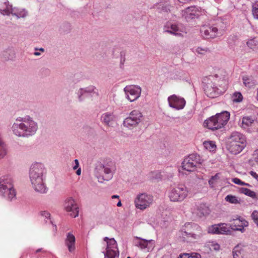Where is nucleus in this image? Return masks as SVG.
I'll list each match as a JSON object with an SVG mask.
<instances>
[{"instance_id": "obj_1", "label": "nucleus", "mask_w": 258, "mask_h": 258, "mask_svg": "<svg viewBox=\"0 0 258 258\" xmlns=\"http://www.w3.org/2000/svg\"><path fill=\"white\" fill-rule=\"evenodd\" d=\"M38 128V123L29 115L17 117L11 127L15 135L23 138H29L34 135Z\"/></svg>"}, {"instance_id": "obj_2", "label": "nucleus", "mask_w": 258, "mask_h": 258, "mask_svg": "<svg viewBox=\"0 0 258 258\" xmlns=\"http://www.w3.org/2000/svg\"><path fill=\"white\" fill-rule=\"evenodd\" d=\"M47 170L43 164L35 162L32 164L29 169V178L34 190L41 194L47 191L45 181Z\"/></svg>"}, {"instance_id": "obj_3", "label": "nucleus", "mask_w": 258, "mask_h": 258, "mask_svg": "<svg viewBox=\"0 0 258 258\" xmlns=\"http://www.w3.org/2000/svg\"><path fill=\"white\" fill-rule=\"evenodd\" d=\"M203 235L201 227L194 223H186L179 232V238L183 242H189L199 240Z\"/></svg>"}, {"instance_id": "obj_4", "label": "nucleus", "mask_w": 258, "mask_h": 258, "mask_svg": "<svg viewBox=\"0 0 258 258\" xmlns=\"http://www.w3.org/2000/svg\"><path fill=\"white\" fill-rule=\"evenodd\" d=\"M246 140L244 135L240 133L233 132L227 144V148L232 154L237 155L240 153L246 147Z\"/></svg>"}, {"instance_id": "obj_5", "label": "nucleus", "mask_w": 258, "mask_h": 258, "mask_svg": "<svg viewBox=\"0 0 258 258\" xmlns=\"http://www.w3.org/2000/svg\"><path fill=\"white\" fill-rule=\"evenodd\" d=\"M229 118L230 113L227 111H224L205 120L204 125L211 130H216L224 127Z\"/></svg>"}, {"instance_id": "obj_6", "label": "nucleus", "mask_w": 258, "mask_h": 258, "mask_svg": "<svg viewBox=\"0 0 258 258\" xmlns=\"http://www.w3.org/2000/svg\"><path fill=\"white\" fill-rule=\"evenodd\" d=\"M115 170V165L112 162L102 165L96 169L95 176L99 182L102 183L105 180L112 179Z\"/></svg>"}, {"instance_id": "obj_7", "label": "nucleus", "mask_w": 258, "mask_h": 258, "mask_svg": "<svg viewBox=\"0 0 258 258\" xmlns=\"http://www.w3.org/2000/svg\"><path fill=\"white\" fill-rule=\"evenodd\" d=\"M202 160L199 155L193 153L185 157L182 162V169L188 172L194 171L197 166L201 164Z\"/></svg>"}, {"instance_id": "obj_8", "label": "nucleus", "mask_w": 258, "mask_h": 258, "mask_svg": "<svg viewBox=\"0 0 258 258\" xmlns=\"http://www.w3.org/2000/svg\"><path fill=\"white\" fill-rule=\"evenodd\" d=\"M142 118V113L139 110H134L130 113L128 116L124 119L123 124L125 127L132 129L138 125Z\"/></svg>"}, {"instance_id": "obj_9", "label": "nucleus", "mask_w": 258, "mask_h": 258, "mask_svg": "<svg viewBox=\"0 0 258 258\" xmlns=\"http://www.w3.org/2000/svg\"><path fill=\"white\" fill-rule=\"evenodd\" d=\"M188 190L184 185H179L172 189L169 193L171 201L176 202L183 201L187 196Z\"/></svg>"}, {"instance_id": "obj_10", "label": "nucleus", "mask_w": 258, "mask_h": 258, "mask_svg": "<svg viewBox=\"0 0 258 258\" xmlns=\"http://www.w3.org/2000/svg\"><path fill=\"white\" fill-rule=\"evenodd\" d=\"M153 201V197L145 193L139 194L135 200L137 208L143 210L149 207Z\"/></svg>"}, {"instance_id": "obj_11", "label": "nucleus", "mask_w": 258, "mask_h": 258, "mask_svg": "<svg viewBox=\"0 0 258 258\" xmlns=\"http://www.w3.org/2000/svg\"><path fill=\"white\" fill-rule=\"evenodd\" d=\"M163 31L176 36H180L183 33H186L185 28L179 24L167 22L163 27Z\"/></svg>"}, {"instance_id": "obj_12", "label": "nucleus", "mask_w": 258, "mask_h": 258, "mask_svg": "<svg viewBox=\"0 0 258 258\" xmlns=\"http://www.w3.org/2000/svg\"><path fill=\"white\" fill-rule=\"evenodd\" d=\"M106 249V251L103 252L104 258H118L119 251L117 248V244L113 238H110L109 241H107Z\"/></svg>"}, {"instance_id": "obj_13", "label": "nucleus", "mask_w": 258, "mask_h": 258, "mask_svg": "<svg viewBox=\"0 0 258 258\" xmlns=\"http://www.w3.org/2000/svg\"><path fill=\"white\" fill-rule=\"evenodd\" d=\"M126 98L131 102L137 100L141 96L142 89L139 86H127L124 88Z\"/></svg>"}, {"instance_id": "obj_14", "label": "nucleus", "mask_w": 258, "mask_h": 258, "mask_svg": "<svg viewBox=\"0 0 258 258\" xmlns=\"http://www.w3.org/2000/svg\"><path fill=\"white\" fill-rule=\"evenodd\" d=\"M64 208L70 216L76 218L79 215V208L74 199L70 197L66 199L64 204Z\"/></svg>"}, {"instance_id": "obj_15", "label": "nucleus", "mask_w": 258, "mask_h": 258, "mask_svg": "<svg viewBox=\"0 0 258 258\" xmlns=\"http://www.w3.org/2000/svg\"><path fill=\"white\" fill-rule=\"evenodd\" d=\"M134 241L135 246L140 248L141 250L149 252L154 247L153 244H151L152 240H147L140 237H135Z\"/></svg>"}, {"instance_id": "obj_16", "label": "nucleus", "mask_w": 258, "mask_h": 258, "mask_svg": "<svg viewBox=\"0 0 258 258\" xmlns=\"http://www.w3.org/2000/svg\"><path fill=\"white\" fill-rule=\"evenodd\" d=\"M169 106L176 110H180L184 108L185 105V100L175 95L170 96L168 98Z\"/></svg>"}, {"instance_id": "obj_17", "label": "nucleus", "mask_w": 258, "mask_h": 258, "mask_svg": "<svg viewBox=\"0 0 258 258\" xmlns=\"http://www.w3.org/2000/svg\"><path fill=\"white\" fill-rule=\"evenodd\" d=\"M200 32L205 39L214 38L218 36V29L214 26L203 25L201 28Z\"/></svg>"}, {"instance_id": "obj_18", "label": "nucleus", "mask_w": 258, "mask_h": 258, "mask_svg": "<svg viewBox=\"0 0 258 258\" xmlns=\"http://www.w3.org/2000/svg\"><path fill=\"white\" fill-rule=\"evenodd\" d=\"M200 15L199 9L195 6H191L182 11V16L186 21L198 18Z\"/></svg>"}, {"instance_id": "obj_19", "label": "nucleus", "mask_w": 258, "mask_h": 258, "mask_svg": "<svg viewBox=\"0 0 258 258\" xmlns=\"http://www.w3.org/2000/svg\"><path fill=\"white\" fill-rule=\"evenodd\" d=\"M0 196L8 201L16 199V191L14 187L0 188Z\"/></svg>"}, {"instance_id": "obj_20", "label": "nucleus", "mask_w": 258, "mask_h": 258, "mask_svg": "<svg viewBox=\"0 0 258 258\" xmlns=\"http://www.w3.org/2000/svg\"><path fill=\"white\" fill-rule=\"evenodd\" d=\"M204 89L205 94L210 98H215L220 94L219 89L212 82L205 84L204 85Z\"/></svg>"}, {"instance_id": "obj_21", "label": "nucleus", "mask_w": 258, "mask_h": 258, "mask_svg": "<svg viewBox=\"0 0 258 258\" xmlns=\"http://www.w3.org/2000/svg\"><path fill=\"white\" fill-rule=\"evenodd\" d=\"M116 120V116L112 112H106L100 117L101 122L105 125L112 126Z\"/></svg>"}, {"instance_id": "obj_22", "label": "nucleus", "mask_w": 258, "mask_h": 258, "mask_svg": "<svg viewBox=\"0 0 258 258\" xmlns=\"http://www.w3.org/2000/svg\"><path fill=\"white\" fill-rule=\"evenodd\" d=\"M14 187V178L10 174H7L0 177V188Z\"/></svg>"}, {"instance_id": "obj_23", "label": "nucleus", "mask_w": 258, "mask_h": 258, "mask_svg": "<svg viewBox=\"0 0 258 258\" xmlns=\"http://www.w3.org/2000/svg\"><path fill=\"white\" fill-rule=\"evenodd\" d=\"M75 242L76 238L74 235L71 232L68 233L64 240V243L70 252H73L75 249Z\"/></svg>"}, {"instance_id": "obj_24", "label": "nucleus", "mask_w": 258, "mask_h": 258, "mask_svg": "<svg viewBox=\"0 0 258 258\" xmlns=\"http://www.w3.org/2000/svg\"><path fill=\"white\" fill-rule=\"evenodd\" d=\"M243 85L247 88H250L254 87L256 84V80L251 75H245L242 77Z\"/></svg>"}, {"instance_id": "obj_25", "label": "nucleus", "mask_w": 258, "mask_h": 258, "mask_svg": "<svg viewBox=\"0 0 258 258\" xmlns=\"http://www.w3.org/2000/svg\"><path fill=\"white\" fill-rule=\"evenodd\" d=\"M12 7V5L7 0H4L0 2V13L4 15L9 16Z\"/></svg>"}, {"instance_id": "obj_26", "label": "nucleus", "mask_w": 258, "mask_h": 258, "mask_svg": "<svg viewBox=\"0 0 258 258\" xmlns=\"http://www.w3.org/2000/svg\"><path fill=\"white\" fill-rule=\"evenodd\" d=\"M16 16L18 19L25 18L28 15V12L25 9L13 8L10 12V15Z\"/></svg>"}, {"instance_id": "obj_27", "label": "nucleus", "mask_w": 258, "mask_h": 258, "mask_svg": "<svg viewBox=\"0 0 258 258\" xmlns=\"http://www.w3.org/2000/svg\"><path fill=\"white\" fill-rule=\"evenodd\" d=\"M210 210L205 204H201L197 207V215L199 217L205 216L208 215Z\"/></svg>"}, {"instance_id": "obj_28", "label": "nucleus", "mask_w": 258, "mask_h": 258, "mask_svg": "<svg viewBox=\"0 0 258 258\" xmlns=\"http://www.w3.org/2000/svg\"><path fill=\"white\" fill-rule=\"evenodd\" d=\"M243 248L241 245L238 244L235 246L233 249V258H243Z\"/></svg>"}, {"instance_id": "obj_29", "label": "nucleus", "mask_w": 258, "mask_h": 258, "mask_svg": "<svg viewBox=\"0 0 258 258\" xmlns=\"http://www.w3.org/2000/svg\"><path fill=\"white\" fill-rule=\"evenodd\" d=\"M2 57L4 60H12L15 57L14 51L12 49L4 51L2 54Z\"/></svg>"}, {"instance_id": "obj_30", "label": "nucleus", "mask_w": 258, "mask_h": 258, "mask_svg": "<svg viewBox=\"0 0 258 258\" xmlns=\"http://www.w3.org/2000/svg\"><path fill=\"white\" fill-rule=\"evenodd\" d=\"M254 122V119L251 116H244L242 118L241 127L246 128L250 126Z\"/></svg>"}, {"instance_id": "obj_31", "label": "nucleus", "mask_w": 258, "mask_h": 258, "mask_svg": "<svg viewBox=\"0 0 258 258\" xmlns=\"http://www.w3.org/2000/svg\"><path fill=\"white\" fill-rule=\"evenodd\" d=\"M239 192L240 194H244L253 199H256L257 197L255 192L245 187H241L239 188Z\"/></svg>"}, {"instance_id": "obj_32", "label": "nucleus", "mask_w": 258, "mask_h": 258, "mask_svg": "<svg viewBox=\"0 0 258 258\" xmlns=\"http://www.w3.org/2000/svg\"><path fill=\"white\" fill-rule=\"evenodd\" d=\"M225 200L229 203L233 204H240L242 202V201L240 198H238V197L231 195H228L226 196L225 198Z\"/></svg>"}, {"instance_id": "obj_33", "label": "nucleus", "mask_w": 258, "mask_h": 258, "mask_svg": "<svg viewBox=\"0 0 258 258\" xmlns=\"http://www.w3.org/2000/svg\"><path fill=\"white\" fill-rule=\"evenodd\" d=\"M177 258H202L201 255L198 252L181 253Z\"/></svg>"}, {"instance_id": "obj_34", "label": "nucleus", "mask_w": 258, "mask_h": 258, "mask_svg": "<svg viewBox=\"0 0 258 258\" xmlns=\"http://www.w3.org/2000/svg\"><path fill=\"white\" fill-rule=\"evenodd\" d=\"M241 222L239 218L233 219V223L231 225L232 229L234 230L242 231L244 229L242 225H238Z\"/></svg>"}, {"instance_id": "obj_35", "label": "nucleus", "mask_w": 258, "mask_h": 258, "mask_svg": "<svg viewBox=\"0 0 258 258\" xmlns=\"http://www.w3.org/2000/svg\"><path fill=\"white\" fill-rule=\"evenodd\" d=\"M206 245L211 251H218L219 250L220 247V245L214 241H209L207 242Z\"/></svg>"}, {"instance_id": "obj_36", "label": "nucleus", "mask_w": 258, "mask_h": 258, "mask_svg": "<svg viewBox=\"0 0 258 258\" xmlns=\"http://www.w3.org/2000/svg\"><path fill=\"white\" fill-rule=\"evenodd\" d=\"M203 145L207 150L211 152L215 151L216 148L215 143L213 141H205Z\"/></svg>"}, {"instance_id": "obj_37", "label": "nucleus", "mask_w": 258, "mask_h": 258, "mask_svg": "<svg viewBox=\"0 0 258 258\" xmlns=\"http://www.w3.org/2000/svg\"><path fill=\"white\" fill-rule=\"evenodd\" d=\"M154 8L157 9L160 13L162 12H167L169 11V7L167 5H164L161 3L156 4Z\"/></svg>"}, {"instance_id": "obj_38", "label": "nucleus", "mask_w": 258, "mask_h": 258, "mask_svg": "<svg viewBox=\"0 0 258 258\" xmlns=\"http://www.w3.org/2000/svg\"><path fill=\"white\" fill-rule=\"evenodd\" d=\"M84 90L87 94H93V95L95 94L97 96L98 95V90L94 86H90L88 87L84 88Z\"/></svg>"}, {"instance_id": "obj_39", "label": "nucleus", "mask_w": 258, "mask_h": 258, "mask_svg": "<svg viewBox=\"0 0 258 258\" xmlns=\"http://www.w3.org/2000/svg\"><path fill=\"white\" fill-rule=\"evenodd\" d=\"M219 227V224L212 225L208 228V232L209 233L220 234Z\"/></svg>"}, {"instance_id": "obj_40", "label": "nucleus", "mask_w": 258, "mask_h": 258, "mask_svg": "<svg viewBox=\"0 0 258 258\" xmlns=\"http://www.w3.org/2000/svg\"><path fill=\"white\" fill-rule=\"evenodd\" d=\"M232 99L234 102H240L243 99V97L241 93L235 92L232 96Z\"/></svg>"}, {"instance_id": "obj_41", "label": "nucleus", "mask_w": 258, "mask_h": 258, "mask_svg": "<svg viewBox=\"0 0 258 258\" xmlns=\"http://www.w3.org/2000/svg\"><path fill=\"white\" fill-rule=\"evenodd\" d=\"M87 95L84 90V88L79 89L77 92L78 100L80 102L83 101L87 97Z\"/></svg>"}, {"instance_id": "obj_42", "label": "nucleus", "mask_w": 258, "mask_h": 258, "mask_svg": "<svg viewBox=\"0 0 258 258\" xmlns=\"http://www.w3.org/2000/svg\"><path fill=\"white\" fill-rule=\"evenodd\" d=\"M252 13L253 17L258 19V1L255 2L252 5Z\"/></svg>"}, {"instance_id": "obj_43", "label": "nucleus", "mask_w": 258, "mask_h": 258, "mask_svg": "<svg viewBox=\"0 0 258 258\" xmlns=\"http://www.w3.org/2000/svg\"><path fill=\"white\" fill-rule=\"evenodd\" d=\"M219 226L220 234H227L229 232V230L224 223L220 224Z\"/></svg>"}, {"instance_id": "obj_44", "label": "nucleus", "mask_w": 258, "mask_h": 258, "mask_svg": "<svg viewBox=\"0 0 258 258\" xmlns=\"http://www.w3.org/2000/svg\"><path fill=\"white\" fill-rule=\"evenodd\" d=\"M41 215L45 218L44 220L45 221V223H47L48 221H49V223L50 224H52V222L50 219V214L47 211H42L41 212Z\"/></svg>"}, {"instance_id": "obj_45", "label": "nucleus", "mask_w": 258, "mask_h": 258, "mask_svg": "<svg viewBox=\"0 0 258 258\" xmlns=\"http://www.w3.org/2000/svg\"><path fill=\"white\" fill-rule=\"evenodd\" d=\"M196 52L199 54H204L206 52H210V50L207 47L202 48L201 47H198L196 49Z\"/></svg>"}, {"instance_id": "obj_46", "label": "nucleus", "mask_w": 258, "mask_h": 258, "mask_svg": "<svg viewBox=\"0 0 258 258\" xmlns=\"http://www.w3.org/2000/svg\"><path fill=\"white\" fill-rule=\"evenodd\" d=\"M151 176L153 178L156 179H161L162 175L160 171H155L151 172Z\"/></svg>"}, {"instance_id": "obj_47", "label": "nucleus", "mask_w": 258, "mask_h": 258, "mask_svg": "<svg viewBox=\"0 0 258 258\" xmlns=\"http://www.w3.org/2000/svg\"><path fill=\"white\" fill-rule=\"evenodd\" d=\"M252 219L258 227V211L255 210L253 211L251 215Z\"/></svg>"}, {"instance_id": "obj_48", "label": "nucleus", "mask_w": 258, "mask_h": 258, "mask_svg": "<svg viewBox=\"0 0 258 258\" xmlns=\"http://www.w3.org/2000/svg\"><path fill=\"white\" fill-rule=\"evenodd\" d=\"M246 44L248 47H249L250 49H253L256 45V41L254 39H252L249 40L247 42Z\"/></svg>"}, {"instance_id": "obj_49", "label": "nucleus", "mask_w": 258, "mask_h": 258, "mask_svg": "<svg viewBox=\"0 0 258 258\" xmlns=\"http://www.w3.org/2000/svg\"><path fill=\"white\" fill-rule=\"evenodd\" d=\"M218 178V174H216L214 176H212L209 180V184L211 187H213L215 181Z\"/></svg>"}, {"instance_id": "obj_50", "label": "nucleus", "mask_w": 258, "mask_h": 258, "mask_svg": "<svg viewBox=\"0 0 258 258\" xmlns=\"http://www.w3.org/2000/svg\"><path fill=\"white\" fill-rule=\"evenodd\" d=\"M237 40V37L234 35H231L229 37L228 39V43L229 44H232L233 43H234Z\"/></svg>"}, {"instance_id": "obj_51", "label": "nucleus", "mask_w": 258, "mask_h": 258, "mask_svg": "<svg viewBox=\"0 0 258 258\" xmlns=\"http://www.w3.org/2000/svg\"><path fill=\"white\" fill-rule=\"evenodd\" d=\"M232 181L234 182L235 184L238 185H242L243 181H242L240 179L238 178H233L232 179Z\"/></svg>"}, {"instance_id": "obj_52", "label": "nucleus", "mask_w": 258, "mask_h": 258, "mask_svg": "<svg viewBox=\"0 0 258 258\" xmlns=\"http://www.w3.org/2000/svg\"><path fill=\"white\" fill-rule=\"evenodd\" d=\"M249 174L258 181V174L255 172L250 171Z\"/></svg>"}, {"instance_id": "obj_53", "label": "nucleus", "mask_w": 258, "mask_h": 258, "mask_svg": "<svg viewBox=\"0 0 258 258\" xmlns=\"http://www.w3.org/2000/svg\"><path fill=\"white\" fill-rule=\"evenodd\" d=\"M253 155L255 156V161L258 164V149L254 151Z\"/></svg>"}, {"instance_id": "obj_54", "label": "nucleus", "mask_w": 258, "mask_h": 258, "mask_svg": "<svg viewBox=\"0 0 258 258\" xmlns=\"http://www.w3.org/2000/svg\"><path fill=\"white\" fill-rule=\"evenodd\" d=\"M74 162H75V166L73 167V169L74 170L77 169L79 167V161L78 159H75L74 160Z\"/></svg>"}, {"instance_id": "obj_55", "label": "nucleus", "mask_w": 258, "mask_h": 258, "mask_svg": "<svg viewBox=\"0 0 258 258\" xmlns=\"http://www.w3.org/2000/svg\"><path fill=\"white\" fill-rule=\"evenodd\" d=\"M192 0H178V1L180 3L186 4L188 2L191 1Z\"/></svg>"}, {"instance_id": "obj_56", "label": "nucleus", "mask_w": 258, "mask_h": 258, "mask_svg": "<svg viewBox=\"0 0 258 258\" xmlns=\"http://www.w3.org/2000/svg\"><path fill=\"white\" fill-rule=\"evenodd\" d=\"M81 169L80 168H79L76 171V174L78 175H80L81 174Z\"/></svg>"}, {"instance_id": "obj_57", "label": "nucleus", "mask_w": 258, "mask_h": 258, "mask_svg": "<svg viewBox=\"0 0 258 258\" xmlns=\"http://www.w3.org/2000/svg\"><path fill=\"white\" fill-rule=\"evenodd\" d=\"M35 50H39L40 51H42V52H44V49L43 48H40L39 49H38L37 48H35Z\"/></svg>"}, {"instance_id": "obj_58", "label": "nucleus", "mask_w": 258, "mask_h": 258, "mask_svg": "<svg viewBox=\"0 0 258 258\" xmlns=\"http://www.w3.org/2000/svg\"><path fill=\"white\" fill-rule=\"evenodd\" d=\"M41 53L39 52H37V51H35L34 53V55H36V56H39L40 55Z\"/></svg>"}, {"instance_id": "obj_59", "label": "nucleus", "mask_w": 258, "mask_h": 258, "mask_svg": "<svg viewBox=\"0 0 258 258\" xmlns=\"http://www.w3.org/2000/svg\"><path fill=\"white\" fill-rule=\"evenodd\" d=\"M242 185H245V186H251V185L249 183H245L244 182H243V183H242Z\"/></svg>"}, {"instance_id": "obj_60", "label": "nucleus", "mask_w": 258, "mask_h": 258, "mask_svg": "<svg viewBox=\"0 0 258 258\" xmlns=\"http://www.w3.org/2000/svg\"><path fill=\"white\" fill-rule=\"evenodd\" d=\"M111 198L112 199H118L119 198V196L118 195H113L111 197Z\"/></svg>"}, {"instance_id": "obj_61", "label": "nucleus", "mask_w": 258, "mask_h": 258, "mask_svg": "<svg viewBox=\"0 0 258 258\" xmlns=\"http://www.w3.org/2000/svg\"><path fill=\"white\" fill-rule=\"evenodd\" d=\"M110 239L107 237H105L104 238V240L107 242V241H108Z\"/></svg>"}, {"instance_id": "obj_62", "label": "nucleus", "mask_w": 258, "mask_h": 258, "mask_svg": "<svg viewBox=\"0 0 258 258\" xmlns=\"http://www.w3.org/2000/svg\"><path fill=\"white\" fill-rule=\"evenodd\" d=\"M42 251V248H38L36 250V253H38L39 252H40V251Z\"/></svg>"}, {"instance_id": "obj_63", "label": "nucleus", "mask_w": 258, "mask_h": 258, "mask_svg": "<svg viewBox=\"0 0 258 258\" xmlns=\"http://www.w3.org/2000/svg\"><path fill=\"white\" fill-rule=\"evenodd\" d=\"M121 206V201H119L117 203V206L118 207H120Z\"/></svg>"}, {"instance_id": "obj_64", "label": "nucleus", "mask_w": 258, "mask_h": 258, "mask_svg": "<svg viewBox=\"0 0 258 258\" xmlns=\"http://www.w3.org/2000/svg\"><path fill=\"white\" fill-rule=\"evenodd\" d=\"M256 98H257V99L258 100V89H257V91Z\"/></svg>"}]
</instances>
